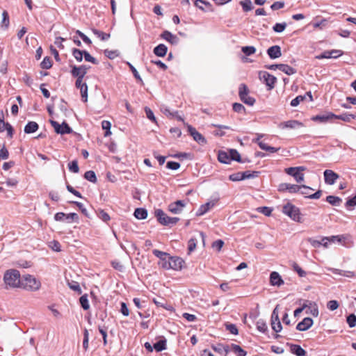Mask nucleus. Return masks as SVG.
Returning <instances> with one entry per match:
<instances>
[{
    "instance_id": "f257e3e1",
    "label": "nucleus",
    "mask_w": 356,
    "mask_h": 356,
    "mask_svg": "<svg viewBox=\"0 0 356 356\" xmlns=\"http://www.w3.org/2000/svg\"><path fill=\"white\" fill-rule=\"evenodd\" d=\"M5 289H14L21 287L20 273L15 269L7 270L3 275Z\"/></svg>"
},
{
    "instance_id": "f03ea898",
    "label": "nucleus",
    "mask_w": 356,
    "mask_h": 356,
    "mask_svg": "<svg viewBox=\"0 0 356 356\" xmlns=\"http://www.w3.org/2000/svg\"><path fill=\"white\" fill-rule=\"evenodd\" d=\"M40 286V282L31 275H27L25 276L21 283V287H23L26 290L32 291L39 290Z\"/></svg>"
},
{
    "instance_id": "7ed1b4c3",
    "label": "nucleus",
    "mask_w": 356,
    "mask_h": 356,
    "mask_svg": "<svg viewBox=\"0 0 356 356\" xmlns=\"http://www.w3.org/2000/svg\"><path fill=\"white\" fill-rule=\"evenodd\" d=\"M157 220L163 225H175L179 218L177 217H170L161 209H156L154 211Z\"/></svg>"
},
{
    "instance_id": "20e7f679",
    "label": "nucleus",
    "mask_w": 356,
    "mask_h": 356,
    "mask_svg": "<svg viewBox=\"0 0 356 356\" xmlns=\"http://www.w3.org/2000/svg\"><path fill=\"white\" fill-rule=\"evenodd\" d=\"M238 95L240 99L245 104L248 106H253L255 103V99L252 97L249 96V89L248 86L241 83L238 88Z\"/></svg>"
},
{
    "instance_id": "39448f33",
    "label": "nucleus",
    "mask_w": 356,
    "mask_h": 356,
    "mask_svg": "<svg viewBox=\"0 0 356 356\" xmlns=\"http://www.w3.org/2000/svg\"><path fill=\"white\" fill-rule=\"evenodd\" d=\"M282 212L294 221H301L299 209L291 203H288L283 207Z\"/></svg>"
},
{
    "instance_id": "423d86ee",
    "label": "nucleus",
    "mask_w": 356,
    "mask_h": 356,
    "mask_svg": "<svg viewBox=\"0 0 356 356\" xmlns=\"http://www.w3.org/2000/svg\"><path fill=\"white\" fill-rule=\"evenodd\" d=\"M231 160L242 163L250 161L247 159H242L238 152L234 149H229L228 152H224V164H229Z\"/></svg>"
},
{
    "instance_id": "0eeeda50",
    "label": "nucleus",
    "mask_w": 356,
    "mask_h": 356,
    "mask_svg": "<svg viewBox=\"0 0 356 356\" xmlns=\"http://www.w3.org/2000/svg\"><path fill=\"white\" fill-rule=\"evenodd\" d=\"M306 168L304 166L291 167L285 169V172L292 176L298 183L304 181V174L302 172L305 170Z\"/></svg>"
},
{
    "instance_id": "6e6552de",
    "label": "nucleus",
    "mask_w": 356,
    "mask_h": 356,
    "mask_svg": "<svg viewBox=\"0 0 356 356\" xmlns=\"http://www.w3.org/2000/svg\"><path fill=\"white\" fill-rule=\"evenodd\" d=\"M259 79L268 87V90H272L275 87L276 77L267 72H260Z\"/></svg>"
},
{
    "instance_id": "1a4fd4ad",
    "label": "nucleus",
    "mask_w": 356,
    "mask_h": 356,
    "mask_svg": "<svg viewBox=\"0 0 356 356\" xmlns=\"http://www.w3.org/2000/svg\"><path fill=\"white\" fill-rule=\"evenodd\" d=\"M50 123L52 125V127L54 128L55 131L57 134H70L72 131V128L65 122H63L61 124H60L56 121L50 120Z\"/></svg>"
},
{
    "instance_id": "9d476101",
    "label": "nucleus",
    "mask_w": 356,
    "mask_h": 356,
    "mask_svg": "<svg viewBox=\"0 0 356 356\" xmlns=\"http://www.w3.org/2000/svg\"><path fill=\"white\" fill-rule=\"evenodd\" d=\"M90 68V66H87L85 65L81 66L74 65L72 67L71 74L74 77L83 79L84 76L87 74L88 70Z\"/></svg>"
},
{
    "instance_id": "9b49d317",
    "label": "nucleus",
    "mask_w": 356,
    "mask_h": 356,
    "mask_svg": "<svg viewBox=\"0 0 356 356\" xmlns=\"http://www.w3.org/2000/svg\"><path fill=\"white\" fill-rule=\"evenodd\" d=\"M277 307H278V306L275 307V308L273 309L272 315H271V326H272V329L275 332H280L282 328V324L280 323L279 316H278Z\"/></svg>"
},
{
    "instance_id": "f8f14e48",
    "label": "nucleus",
    "mask_w": 356,
    "mask_h": 356,
    "mask_svg": "<svg viewBox=\"0 0 356 356\" xmlns=\"http://www.w3.org/2000/svg\"><path fill=\"white\" fill-rule=\"evenodd\" d=\"M324 181L327 185H333L339 178V175L332 170H325L323 172Z\"/></svg>"
},
{
    "instance_id": "ddd939ff",
    "label": "nucleus",
    "mask_w": 356,
    "mask_h": 356,
    "mask_svg": "<svg viewBox=\"0 0 356 356\" xmlns=\"http://www.w3.org/2000/svg\"><path fill=\"white\" fill-rule=\"evenodd\" d=\"M186 204L184 200H177L168 205V210L172 213L177 214L181 212Z\"/></svg>"
},
{
    "instance_id": "4468645a",
    "label": "nucleus",
    "mask_w": 356,
    "mask_h": 356,
    "mask_svg": "<svg viewBox=\"0 0 356 356\" xmlns=\"http://www.w3.org/2000/svg\"><path fill=\"white\" fill-rule=\"evenodd\" d=\"M301 188L302 187L298 185L282 183L279 185L278 191L280 192L288 191L291 193H296L299 192Z\"/></svg>"
},
{
    "instance_id": "2eb2a0df",
    "label": "nucleus",
    "mask_w": 356,
    "mask_h": 356,
    "mask_svg": "<svg viewBox=\"0 0 356 356\" xmlns=\"http://www.w3.org/2000/svg\"><path fill=\"white\" fill-rule=\"evenodd\" d=\"M224 352H232L237 356H246V352L238 345L232 343L231 346H224Z\"/></svg>"
},
{
    "instance_id": "dca6fc26",
    "label": "nucleus",
    "mask_w": 356,
    "mask_h": 356,
    "mask_svg": "<svg viewBox=\"0 0 356 356\" xmlns=\"http://www.w3.org/2000/svg\"><path fill=\"white\" fill-rule=\"evenodd\" d=\"M334 117H336L335 114L331 112H327L325 114L313 116L312 118V120L313 121L318 122L320 123H326L328 121L333 120Z\"/></svg>"
},
{
    "instance_id": "f3484780",
    "label": "nucleus",
    "mask_w": 356,
    "mask_h": 356,
    "mask_svg": "<svg viewBox=\"0 0 356 356\" xmlns=\"http://www.w3.org/2000/svg\"><path fill=\"white\" fill-rule=\"evenodd\" d=\"M217 200H211L204 204H202L196 212V216H200L205 214L210 209L213 208L217 203Z\"/></svg>"
},
{
    "instance_id": "a211bd4d",
    "label": "nucleus",
    "mask_w": 356,
    "mask_h": 356,
    "mask_svg": "<svg viewBox=\"0 0 356 356\" xmlns=\"http://www.w3.org/2000/svg\"><path fill=\"white\" fill-rule=\"evenodd\" d=\"M305 305H306V314H310L314 317H317L318 316V307L316 302L307 301V302L305 303Z\"/></svg>"
},
{
    "instance_id": "6ab92c4d",
    "label": "nucleus",
    "mask_w": 356,
    "mask_h": 356,
    "mask_svg": "<svg viewBox=\"0 0 356 356\" xmlns=\"http://www.w3.org/2000/svg\"><path fill=\"white\" fill-rule=\"evenodd\" d=\"M161 38L174 45L177 44L179 42V38L168 31H164L161 33Z\"/></svg>"
},
{
    "instance_id": "aec40b11",
    "label": "nucleus",
    "mask_w": 356,
    "mask_h": 356,
    "mask_svg": "<svg viewBox=\"0 0 356 356\" xmlns=\"http://www.w3.org/2000/svg\"><path fill=\"white\" fill-rule=\"evenodd\" d=\"M170 269L179 270L182 268L184 261L179 257L170 256Z\"/></svg>"
},
{
    "instance_id": "412c9836",
    "label": "nucleus",
    "mask_w": 356,
    "mask_h": 356,
    "mask_svg": "<svg viewBox=\"0 0 356 356\" xmlns=\"http://www.w3.org/2000/svg\"><path fill=\"white\" fill-rule=\"evenodd\" d=\"M313 320L309 317L303 318L302 321L298 323L296 330L299 331H306L309 329L313 325Z\"/></svg>"
},
{
    "instance_id": "4be33fe9",
    "label": "nucleus",
    "mask_w": 356,
    "mask_h": 356,
    "mask_svg": "<svg viewBox=\"0 0 356 356\" xmlns=\"http://www.w3.org/2000/svg\"><path fill=\"white\" fill-rule=\"evenodd\" d=\"M188 130L189 134L193 136V139L199 144H204L206 143L205 138L194 127L188 126Z\"/></svg>"
},
{
    "instance_id": "5701e85b",
    "label": "nucleus",
    "mask_w": 356,
    "mask_h": 356,
    "mask_svg": "<svg viewBox=\"0 0 356 356\" xmlns=\"http://www.w3.org/2000/svg\"><path fill=\"white\" fill-rule=\"evenodd\" d=\"M267 54L271 59L280 58L282 56L281 47L274 45L267 49Z\"/></svg>"
},
{
    "instance_id": "b1692460",
    "label": "nucleus",
    "mask_w": 356,
    "mask_h": 356,
    "mask_svg": "<svg viewBox=\"0 0 356 356\" xmlns=\"http://www.w3.org/2000/svg\"><path fill=\"white\" fill-rule=\"evenodd\" d=\"M348 238V236L346 235H336V236H325L323 237V241H327L330 243H339L344 244L345 241Z\"/></svg>"
},
{
    "instance_id": "393cba45",
    "label": "nucleus",
    "mask_w": 356,
    "mask_h": 356,
    "mask_svg": "<svg viewBox=\"0 0 356 356\" xmlns=\"http://www.w3.org/2000/svg\"><path fill=\"white\" fill-rule=\"evenodd\" d=\"M279 127L282 129H296L297 127H302V123L298 120H289L281 123Z\"/></svg>"
},
{
    "instance_id": "a878e982",
    "label": "nucleus",
    "mask_w": 356,
    "mask_h": 356,
    "mask_svg": "<svg viewBox=\"0 0 356 356\" xmlns=\"http://www.w3.org/2000/svg\"><path fill=\"white\" fill-rule=\"evenodd\" d=\"M270 284L273 286H281L284 284V281L281 276L277 272H272L270 275Z\"/></svg>"
},
{
    "instance_id": "bb28decb",
    "label": "nucleus",
    "mask_w": 356,
    "mask_h": 356,
    "mask_svg": "<svg viewBox=\"0 0 356 356\" xmlns=\"http://www.w3.org/2000/svg\"><path fill=\"white\" fill-rule=\"evenodd\" d=\"M290 351L296 356H305L307 352L299 345L290 344Z\"/></svg>"
},
{
    "instance_id": "cd10ccee",
    "label": "nucleus",
    "mask_w": 356,
    "mask_h": 356,
    "mask_svg": "<svg viewBox=\"0 0 356 356\" xmlns=\"http://www.w3.org/2000/svg\"><path fill=\"white\" fill-rule=\"evenodd\" d=\"M167 51L168 47L163 44H160L154 47L153 52L157 56L164 57L167 54Z\"/></svg>"
},
{
    "instance_id": "c85d7f7f",
    "label": "nucleus",
    "mask_w": 356,
    "mask_h": 356,
    "mask_svg": "<svg viewBox=\"0 0 356 356\" xmlns=\"http://www.w3.org/2000/svg\"><path fill=\"white\" fill-rule=\"evenodd\" d=\"M39 128V126L37 122L33 121L29 122L26 126L24 127V132L26 134H33Z\"/></svg>"
},
{
    "instance_id": "c756f323",
    "label": "nucleus",
    "mask_w": 356,
    "mask_h": 356,
    "mask_svg": "<svg viewBox=\"0 0 356 356\" xmlns=\"http://www.w3.org/2000/svg\"><path fill=\"white\" fill-rule=\"evenodd\" d=\"M5 130L7 131L8 136L12 138L13 135L12 126L8 122L0 120V132H3Z\"/></svg>"
},
{
    "instance_id": "7c9ffc66",
    "label": "nucleus",
    "mask_w": 356,
    "mask_h": 356,
    "mask_svg": "<svg viewBox=\"0 0 356 356\" xmlns=\"http://www.w3.org/2000/svg\"><path fill=\"white\" fill-rule=\"evenodd\" d=\"M279 70L287 75H292L296 73V70L286 64H280Z\"/></svg>"
},
{
    "instance_id": "2f4dec72",
    "label": "nucleus",
    "mask_w": 356,
    "mask_h": 356,
    "mask_svg": "<svg viewBox=\"0 0 356 356\" xmlns=\"http://www.w3.org/2000/svg\"><path fill=\"white\" fill-rule=\"evenodd\" d=\"M161 111L167 116L172 117V118H177L179 120L183 121L182 118L181 116L178 115V111H172L168 107L163 108Z\"/></svg>"
},
{
    "instance_id": "473e14b6",
    "label": "nucleus",
    "mask_w": 356,
    "mask_h": 356,
    "mask_svg": "<svg viewBox=\"0 0 356 356\" xmlns=\"http://www.w3.org/2000/svg\"><path fill=\"white\" fill-rule=\"evenodd\" d=\"M134 216L139 220L145 219L147 216V211L143 208H137L134 211Z\"/></svg>"
},
{
    "instance_id": "72a5a7b5",
    "label": "nucleus",
    "mask_w": 356,
    "mask_h": 356,
    "mask_svg": "<svg viewBox=\"0 0 356 356\" xmlns=\"http://www.w3.org/2000/svg\"><path fill=\"white\" fill-rule=\"evenodd\" d=\"M326 201L332 206H339L342 202V200L334 195H328L326 197Z\"/></svg>"
},
{
    "instance_id": "f704fd0d",
    "label": "nucleus",
    "mask_w": 356,
    "mask_h": 356,
    "mask_svg": "<svg viewBox=\"0 0 356 356\" xmlns=\"http://www.w3.org/2000/svg\"><path fill=\"white\" fill-rule=\"evenodd\" d=\"M92 31L95 35H97L98 38H99L103 41H106V40H108L111 36L109 33H104L102 31H99L98 29H92Z\"/></svg>"
},
{
    "instance_id": "c9c22d12",
    "label": "nucleus",
    "mask_w": 356,
    "mask_h": 356,
    "mask_svg": "<svg viewBox=\"0 0 356 356\" xmlns=\"http://www.w3.org/2000/svg\"><path fill=\"white\" fill-rule=\"evenodd\" d=\"M10 24L9 15L6 10H3L2 13V20L1 22V26L2 28L4 27L5 29H7Z\"/></svg>"
},
{
    "instance_id": "e433bc0d",
    "label": "nucleus",
    "mask_w": 356,
    "mask_h": 356,
    "mask_svg": "<svg viewBox=\"0 0 356 356\" xmlns=\"http://www.w3.org/2000/svg\"><path fill=\"white\" fill-rule=\"evenodd\" d=\"M258 145L261 149L271 153L277 152L280 149V148L269 146L264 142H259Z\"/></svg>"
},
{
    "instance_id": "4c0bfd02",
    "label": "nucleus",
    "mask_w": 356,
    "mask_h": 356,
    "mask_svg": "<svg viewBox=\"0 0 356 356\" xmlns=\"http://www.w3.org/2000/svg\"><path fill=\"white\" fill-rule=\"evenodd\" d=\"M154 348L157 352H161V351H162L163 350H165L166 349V340L165 339H161V340L156 341L154 344Z\"/></svg>"
},
{
    "instance_id": "58836bf2",
    "label": "nucleus",
    "mask_w": 356,
    "mask_h": 356,
    "mask_svg": "<svg viewBox=\"0 0 356 356\" xmlns=\"http://www.w3.org/2000/svg\"><path fill=\"white\" fill-rule=\"evenodd\" d=\"M225 326L226 330H227L230 334L234 335H237L238 334V330L235 324H232L230 323H224Z\"/></svg>"
},
{
    "instance_id": "ea45409f",
    "label": "nucleus",
    "mask_w": 356,
    "mask_h": 356,
    "mask_svg": "<svg viewBox=\"0 0 356 356\" xmlns=\"http://www.w3.org/2000/svg\"><path fill=\"white\" fill-rule=\"evenodd\" d=\"M79 302L81 305V307L84 309V310H88L90 309V304H89V302H88V295L87 294H84L83 296H81L79 298Z\"/></svg>"
},
{
    "instance_id": "a19ab883",
    "label": "nucleus",
    "mask_w": 356,
    "mask_h": 356,
    "mask_svg": "<svg viewBox=\"0 0 356 356\" xmlns=\"http://www.w3.org/2000/svg\"><path fill=\"white\" fill-rule=\"evenodd\" d=\"M355 118V115L350 113H343L341 115H336V117H334V119H339L344 122H350L351 120Z\"/></svg>"
},
{
    "instance_id": "79ce46f5",
    "label": "nucleus",
    "mask_w": 356,
    "mask_h": 356,
    "mask_svg": "<svg viewBox=\"0 0 356 356\" xmlns=\"http://www.w3.org/2000/svg\"><path fill=\"white\" fill-rule=\"evenodd\" d=\"M127 65L129 66L130 70L133 73L134 76L136 78V79L139 81L141 84H143V81L141 79L140 74H138L137 70L135 68V67L131 64L129 62H127Z\"/></svg>"
},
{
    "instance_id": "37998d69",
    "label": "nucleus",
    "mask_w": 356,
    "mask_h": 356,
    "mask_svg": "<svg viewBox=\"0 0 356 356\" xmlns=\"http://www.w3.org/2000/svg\"><path fill=\"white\" fill-rule=\"evenodd\" d=\"M259 172L247 170L241 172L242 180L257 177Z\"/></svg>"
},
{
    "instance_id": "c03bdc74",
    "label": "nucleus",
    "mask_w": 356,
    "mask_h": 356,
    "mask_svg": "<svg viewBox=\"0 0 356 356\" xmlns=\"http://www.w3.org/2000/svg\"><path fill=\"white\" fill-rule=\"evenodd\" d=\"M84 178L92 183L97 181L96 175L92 170L86 171L84 174Z\"/></svg>"
},
{
    "instance_id": "a18cd8bd",
    "label": "nucleus",
    "mask_w": 356,
    "mask_h": 356,
    "mask_svg": "<svg viewBox=\"0 0 356 356\" xmlns=\"http://www.w3.org/2000/svg\"><path fill=\"white\" fill-rule=\"evenodd\" d=\"M111 124L109 121L108 120H103L102 122V127L104 130L106 131L105 134H104V136L105 137H107L108 136H110L111 134Z\"/></svg>"
},
{
    "instance_id": "49530a36",
    "label": "nucleus",
    "mask_w": 356,
    "mask_h": 356,
    "mask_svg": "<svg viewBox=\"0 0 356 356\" xmlns=\"http://www.w3.org/2000/svg\"><path fill=\"white\" fill-rule=\"evenodd\" d=\"M72 55L78 62H81L84 56V51L74 48L72 49Z\"/></svg>"
},
{
    "instance_id": "de8ad7c7",
    "label": "nucleus",
    "mask_w": 356,
    "mask_h": 356,
    "mask_svg": "<svg viewBox=\"0 0 356 356\" xmlns=\"http://www.w3.org/2000/svg\"><path fill=\"white\" fill-rule=\"evenodd\" d=\"M65 220H66L68 223L72 222H77L79 221V216L76 213L65 214Z\"/></svg>"
},
{
    "instance_id": "09e8293b",
    "label": "nucleus",
    "mask_w": 356,
    "mask_h": 356,
    "mask_svg": "<svg viewBox=\"0 0 356 356\" xmlns=\"http://www.w3.org/2000/svg\"><path fill=\"white\" fill-rule=\"evenodd\" d=\"M40 66L42 69H49L52 66V61L48 56L44 58L43 60L40 63Z\"/></svg>"
},
{
    "instance_id": "8fccbe9b",
    "label": "nucleus",
    "mask_w": 356,
    "mask_h": 356,
    "mask_svg": "<svg viewBox=\"0 0 356 356\" xmlns=\"http://www.w3.org/2000/svg\"><path fill=\"white\" fill-rule=\"evenodd\" d=\"M145 112L147 118L152 122L157 124L156 119L154 115L153 111L147 106L145 107Z\"/></svg>"
},
{
    "instance_id": "3c124183",
    "label": "nucleus",
    "mask_w": 356,
    "mask_h": 356,
    "mask_svg": "<svg viewBox=\"0 0 356 356\" xmlns=\"http://www.w3.org/2000/svg\"><path fill=\"white\" fill-rule=\"evenodd\" d=\"M97 216L105 222H107L111 219L110 216L102 209H99L97 211Z\"/></svg>"
},
{
    "instance_id": "603ef678",
    "label": "nucleus",
    "mask_w": 356,
    "mask_h": 356,
    "mask_svg": "<svg viewBox=\"0 0 356 356\" xmlns=\"http://www.w3.org/2000/svg\"><path fill=\"white\" fill-rule=\"evenodd\" d=\"M286 27V23H276L273 26V29L276 33H282L283 32Z\"/></svg>"
},
{
    "instance_id": "864d4df0",
    "label": "nucleus",
    "mask_w": 356,
    "mask_h": 356,
    "mask_svg": "<svg viewBox=\"0 0 356 356\" xmlns=\"http://www.w3.org/2000/svg\"><path fill=\"white\" fill-rule=\"evenodd\" d=\"M241 5L245 12L250 11L252 9V4L250 0H243L241 1Z\"/></svg>"
},
{
    "instance_id": "5fc2aeb1",
    "label": "nucleus",
    "mask_w": 356,
    "mask_h": 356,
    "mask_svg": "<svg viewBox=\"0 0 356 356\" xmlns=\"http://www.w3.org/2000/svg\"><path fill=\"white\" fill-rule=\"evenodd\" d=\"M89 341V332L88 330L85 328L83 330V348L86 351L88 348Z\"/></svg>"
},
{
    "instance_id": "6e6d98bb",
    "label": "nucleus",
    "mask_w": 356,
    "mask_h": 356,
    "mask_svg": "<svg viewBox=\"0 0 356 356\" xmlns=\"http://www.w3.org/2000/svg\"><path fill=\"white\" fill-rule=\"evenodd\" d=\"M242 52L246 56H251L256 51V49L253 46H246L242 47Z\"/></svg>"
},
{
    "instance_id": "4d7b16f0",
    "label": "nucleus",
    "mask_w": 356,
    "mask_h": 356,
    "mask_svg": "<svg viewBox=\"0 0 356 356\" xmlns=\"http://www.w3.org/2000/svg\"><path fill=\"white\" fill-rule=\"evenodd\" d=\"M347 323L350 328L356 326V316L354 314H351L347 316Z\"/></svg>"
},
{
    "instance_id": "13d9d810",
    "label": "nucleus",
    "mask_w": 356,
    "mask_h": 356,
    "mask_svg": "<svg viewBox=\"0 0 356 356\" xmlns=\"http://www.w3.org/2000/svg\"><path fill=\"white\" fill-rule=\"evenodd\" d=\"M68 286L72 290L78 292L79 294L82 293L79 284L77 282L72 281L68 282Z\"/></svg>"
},
{
    "instance_id": "bf43d9fd",
    "label": "nucleus",
    "mask_w": 356,
    "mask_h": 356,
    "mask_svg": "<svg viewBox=\"0 0 356 356\" xmlns=\"http://www.w3.org/2000/svg\"><path fill=\"white\" fill-rule=\"evenodd\" d=\"M80 92L83 101L86 102L88 100V86L86 83H85L83 86H81Z\"/></svg>"
},
{
    "instance_id": "052dcab7",
    "label": "nucleus",
    "mask_w": 356,
    "mask_h": 356,
    "mask_svg": "<svg viewBox=\"0 0 356 356\" xmlns=\"http://www.w3.org/2000/svg\"><path fill=\"white\" fill-rule=\"evenodd\" d=\"M164 260H161L159 265L164 269H170V255L167 256V258H163Z\"/></svg>"
},
{
    "instance_id": "680f3d73",
    "label": "nucleus",
    "mask_w": 356,
    "mask_h": 356,
    "mask_svg": "<svg viewBox=\"0 0 356 356\" xmlns=\"http://www.w3.org/2000/svg\"><path fill=\"white\" fill-rule=\"evenodd\" d=\"M68 168L71 172H74V173H77L79 171L78 163L76 160L72 161V162L69 163Z\"/></svg>"
},
{
    "instance_id": "e2e57ef3",
    "label": "nucleus",
    "mask_w": 356,
    "mask_h": 356,
    "mask_svg": "<svg viewBox=\"0 0 356 356\" xmlns=\"http://www.w3.org/2000/svg\"><path fill=\"white\" fill-rule=\"evenodd\" d=\"M233 110L238 113H242L245 111L244 106L240 103H234L232 105Z\"/></svg>"
},
{
    "instance_id": "0e129e2a",
    "label": "nucleus",
    "mask_w": 356,
    "mask_h": 356,
    "mask_svg": "<svg viewBox=\"0 0 356 356\" xmlns=\"http://www.w3.org/2000/svg\"><path fill=\"white\" fill-rule=\"evenodd\" d=\"M152 253L155 257H158L160 261L164 260L163 258H167V256L168 255V253L156 249L152 251Z\"/></svg>"
},
{
    "instance_id": "69168bd1",
    "label": "nucleus",
    "mask_w": 356,
    "mask_h": 356,
    "mask_svg": "<svg viewBox=\"0 0 356 356\" xmlns=\"http://www.w3.org/2000/svg\"><path fill=\"white\" fill-rule=\"evenodd\" d=\"M293 270L297 272L298 275L301 277H305L307 273L305 270H303L296 263H293Z\"/></svg>"
},
{
    "instance_id": "338daca9",
    "label": "nucleus",
    "mask_w": 356,
    "mask_h": 356,
    "mask_svg": "<svg viewBox=\"0 0 356 356\" xmlns=\"http://www.w3.org/2000/svg\"><path fill=\"white\" fill-rule=\"evenodd\" d=\"M76 33L77 35H79V36L83 40V41L86 44H87L88 45H90L92 44L91 40L87 35H86L83 33H82L81 31L77 30L76 31Z\"/></svg>"
},
{
    "instance_id": "774afa93",
    "label": "nucleus",
    "mask_w": 356,
    "mask_h": 356,
    "mask_svg": "<svg viewBox=\"0 0 356 356\" xmlns=\"http://www.w3.org/2000/svg\"><path fill=\"white\" fill-rule=\"evenodd\" d=\"M339 305L337 300H330L327 303V307L330 311H334L339 307Z\"/></svg>"
}]
</instances>
